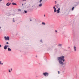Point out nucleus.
Returning a JSON list of instances; mask_svg holds the SVG:
<instances>
[{"label": "nucleus", "mask_w": 79, "mask_h": 79, "mask_svg": "<svg viewBox=\"0 0 79 79\" xmlns=\"http://www.w3.org/2000/svg\"><path fill=\"white\" fill-rule=\"evenodd\" d=\"M57 60L59 61V63L61 65V66H63L64 64V62L65 61L64 59V56H63L57 57Z\"/></svg>", "instance_id": "nucleus-1"}, {"label": "nucleus", "mask_w": 79, "mask_h": 79, "mask_svg": "<svg viewBox=\"0 0 79 79\" xmlns=\"http://www.w3.org/2000/svg\"><path fill=\"white\" fill-rule=\"evenodd\" d=\"M43 75H44V76H45V77H47L48 76V73L47 72L43 73Z\"/></svg>", "instance_id": "nucleus-2"}, {"label": "nucleus", "mask_w": 79, "mask_h": 79, "mask_svg": "<svg viewBox=\"0 0 79 79\" xmlns=\"http://www.w3.org/2000/svg\"><path fill=\"white\" fill-rule=\"evenodd\" d=\"M5 40H10V38H9V36H7V37L6 36L4 37Z\"/></svg>", "instance_id": "nucleus-3"}, {"label": "nucleus", "mask_w": 79, "mask_h": 79, "mask_svg": "<svg viewBox=\"0 0 79 79\" xmlns=\"http://www.w3.org/2000/svg\"><path fill=\"white\" fill-rule=\"evenodd\" d=\"M60 8H59L57 10V13H60Z\"/></svg>", "instance_id": "nucleus-4"}, {"label": "nucleus", "mask_w": 79, "mask_h": 79, "mask_svg": "<svg viewBox=\"0 0 79 79\" xmlns=\"http://www.w3.org/2000/svg\"><path fill=\"white\" fill-rule=\"evenodd\" d=\"M74 47V51H75V52H76L77 51V49H76V46H74L73 47Z\"/></svg>", "instance_id": "nucleus-5"}, {"label": "nucleus", "mask_w": 79, "mask_h": 79, "mask_svg": "<svg viewBox=\"0 0 79 79\" xmlns=\"http://www.w3.org/2000/svg\"><path fill=\"white\" fill-rule=\"evenodd\" d=\"M53 8L54 9V12H56V8H55V7H53Z\"/></svg>", "instance_id": "nucleus-6"}, {"label": "nucleus", "mask_w": 79, "mask_h": 79, "mask_svg": "<svg viewBox=\"0 0 79 79\" xmlns=\"http://www.w3.org/2000/svg\"><path fill=\"white\" fill-rule=\"evenodd\" d=\"M7 49L8 51H9V52H11V49H10V48H8Z\"/></svg>", "instance_id": "nucleus-7"}, {"label": "nucleus", "mask_w": 79, "mask_h": 79, "mask_svg": "<svg viewBox=\"0 0 79 79\" xmlns=\"http://www.w3.org/2000/svg\"><path fill=\"white\" fill-rule=\"evenodd\" d=\"M4 49H5V50H6V49H7V47L6 45H5V46L4 47Z\"/></svg>", "instance_id": "nucleus-8"}, {"label": "nucleus", "mask_w": 79, "mask_h": 79, "mask_svg": "<svg viewBox=\"0 0 79 79\" xmlns=\"http://www.w3.org/2000/svg\"><path fill=\"white\" fill-rule=\"evenodd\" d=\"M42 6V3H40V4H39V6H40V7H41V6Z\"/></svg>", "instance_id": "nucleus-9"}, {"label": "nucleus", "mask_w": 79, "mask_h": 79, "mask_svg": "<svg viewBox=\"0 0 79 79\" xmlns=\"http://www.w3.org/2000/svg\"><path fill=\"white\" fill-rule=\"evenodd\" d=\"M58 46H59V47H62V45L61 44H58Z\"/></svg>", "instance_id": "nucleus-10"}, {"label": "nucleus", "mask_w": 79, "mask_h": 79, "mask_svg": "<svg viewBox=\"0 0 79 79\" xmlns=\"http://www.w3.org/2000/svg\"><path fill=\"white\" fill-rule=\"evenodd\" d=\"M12 3L13 5H17V4H16L14 2H13Z\"/></svg>", "instance_id": "nucleus-11"}, {"label": "nucleus", "mask_w": 79, "mask_h": 79, "mask_svg": "<svg viewBox=\"0 0 79 79\" xmlns=\"http://www.w3.org/2000/svg\"><path fill=\"white\" fill-rule=\"evenodd\" d=\"M9 2L7 3V4H6V6H9Z\"/></svg>", "instance_id": "nucleus-12"}, {"label": "nucleus", "mask_w": 79, "mask_h": 79, "mask_svg": "<svg viewBox=\"0 0 79 79\" xmlns=\"http://www.w3.org/2000/svg\"><path fill=\"white\" fill-rule=\"evenodd\" d=\"M59 6H60V4H57L56 6V8H59Z\"/></svg>", "instance_id": "nucleus-13"}, {"label": "nucleus", "mask_w": 79, "mask_h": 79, "mask_svg": "<svg viewBox=\"0 0 79 79\" xmlns=\"http://www.w3.org/2000/svg\"><path fill=\"white\" fill-rule=\"evenodd\" d=\"M74 7H73L72 8V11H73V10H74Z\"/></svg>", "instance_id": "nucleus-14"}, {"label": "nucleus", "mask_w": 79, "mask_h": 79, "mask_svg": "<svg viewBox=\"0 0 79 79\" xmlns=\"http://www.w3.org/2000/svg\"><path fill=\"white\" fill-rule=\"evenodd\" d=\"M42 24H43V25H45V23L44 22H43L42 23Z\"/></svg>", "instance_id": "nucleus-15"}, {"label": "nucleus", "mask_w": 79, "mask_h": 79, "mask_svg": "<svg viewBox=\"0 0 79 79\" xmlns=\"http://www.w3.org/2000/svg\"><path fill=\"white\" fill-rule=\"evenodd\" d=\"M15 18H13V20L12 22L15 23Z\"/></svg>", "instance_id": "nucleus-16"}, {"label": "nucleus", "mask_w": 79, "mask_h": 79, "mask_svg": "<svg viewBox=\"0 0 79 79\" xmlns=\"http://www.w3.org/2000/svg\"><path fill=\"white\" fill-rule=\"evenodd\" d=\"M27 13V11L25 10L24 12V13Z\"/></svg>", "instance_id": "nucleus-17"}, {"label": "nucleus", "mask_w": 79, "mask_h": 79, "mask_svg": "<svg viewBox=\"0 0 79 79\" xmlns=\"http://www.w3.org/2000/svg\"><path fill=\"white\" fill-rule=\"evenodd\" d=\"M40 42L41 43H43V41H42V40H41Z\"/></svg>", "instance_id": "nucleus-18"}, {"label": "nucleus", "mask_w": 79, "mask_h": 79, "mask_svg": "<svg viewBox=\"0 0 79 79\" xmlns=\"http://www.w3.org/2000/svg\"><path fill=\"white\" fill-rule=\"evenodd\" d=\"M42 0H40L39 1V3H41V2H42Z\"/></svg>", "instance_id": "nucleus-19"}, {"label": "nucleus", "mask_w": 79, "mask_h": 79, "mask_svg": "<svg viewBox=\"0 0 79 79\" xmlns=\"http://www.w3.org/2000/svg\"><path fill=\"white\" fill-rule=\"evenodd\" d=\"M21 11V9H19L18 11Z\"/></svg>", "instance_id": "nucleus-20"}, {"label": "nucleus", "mask_w": 79, "mask_h": 79, "mask_svg": "<svg viewBox=\"0 0 79 79\" xmlns=\"http://www.w3.org/2000/svg\"><path fill=\"white\" fill-rule=\"evenodd\" d=\"M6 47L7 48V47H9V45H6Z\"/></svg>", "instance_id": "nucleus-21"}, {"label": "nucleus", "mask_w": 79, "mask_h": 79, "mask_svg": "<svg viewBox=\"0 0 79 79\" xmlns=\"http://www.w3.org/2000/svg\"><path fill=\"white\" fill-rule=\"evenodd\" d=\"M55 32H58V31H57V30H55Z\"/></svg>", "instance_id": "nucleus-22"}, {"label": "nucleus", "mask_w": 79, "mask_h": 79, "mask_svg": "<svg viewBox=\"0 0 79 79\" xmlns=\"http://www.w3.org/2000/svg\"><path fill=\"white\" fill-rule=\"evenodd\" d=\"M11 5V3H10L9 4V6H10Z\"/></svg>", "instance_id": "nucleus-23"}, {"label": "nucleus", "mask_w": 79, "mask_h": 79, "mask_svg": "<svg viewBox=\"0 0 79 79\" xmlns=\"http://www.w3.org/2000/svg\"><path fill=\"white\" fill-rule=\"evenodd\" d=\"M9 44V43L8 42H6V44Z\"/></svg>", "instance_id": "nucleus-24"}, {"label": "nucleus", "mask_w": 79, "mask_h": 79, "mask_svg": "<svg viewBox=\"0 0 79 79\" xmlns=\"http://www.w3.org/2000/svg\"><path fill=\"white\" fill-rule=\"evenodd\" d=\"M55 4H56V1L55 2Z\"/></svg>", "instance_id": "nucleus-25"}, {"label": "nucleus", "mask_w": 79, "mask_h": 79, "mask_svg": "<svg viewBox=\"0 0 79 79\" xmlns=\"http://www.w3.org/2000/svg\"><path fill=\"white\" fill-rule=\"evenodd\" d=\"M2 63V61H0V64H1Z\"/></svg>", "instance_id": "nucleus-26"}, {"label": "nucleus", "mask_w": 79, "mask_h": 79, "mask_svg": "<svg viewBox=\"0 0 79 79\" xmlns=\"http://www.w3.org/2000/svg\"><path fill=\"white\" fill-rule=\"evenodd\" d=\"M60 72L59 71H58V74H60V73L59 72Z\"/></svg>", "instance_id": "nucleus-27"}, {"label": "nucleus", "mask_w": 79, "mask_h": 79, "mask_svg": "<svg viewBox=\"0 0 79 79\" xmlns=\"http://www.w3.org/2000/svg\"><path fill=\"white\" fill-rule=\"evenodd\" d=\"M9 73H10V72H11V71L10 70H9Z\"/></svg>", "instance_id": "nucleus-28"}, {"label": "nucleus", "mask_w": 79, "mask_h": 79, "mask_svg": "<svg viewBox=\"0 0 79 79\" xmlns=\"http://www.w3.org/2000/svg\"><path fill=\"white\" fill-rule=\"evenodd\" d=\"M1 64H2V65H3V63H1Z\"/></svg>", "instance_id": "nucleus-29"}, {"label": "nucleus", "mask_w": 79, "mask_h": 79, "mask_svg": "<svg viewBox=\"0 0 79 79\" xmlns=\"http://www.w3.org/2000/svg\"><path fill=\"white\" fill-rule=\"evenodd\" d=\"M2 0H0V2H2Z\"/></svg>", "instance_id": "nucleus-30"}, {"label": "nucleus", "mask_w": 79, "mask_h": 79, "mask_svg": "<svg viewBox=\"0 0 79 79\" xmlns=\"http://www.w3.org/2000/svg\"><path fill=\"white\" fill-rule=\"evenodd\" d=\"M2 47V45H0V47Z\"/></svg>", "instance_id": "nucleus-31"}, {"label": "nucleus", "mask_w": 79, "mask_h": 79, "mask_svg": "<svg viewBox=\"0 0 79 79\" xmlns=\"http://www.w3.org/2000/svg\"><path fill=\"white\" fill-rule=\"evenodd\" d=\"M2 29V27L0 26V29Z\"/></svg>", "instance_id": "nucleus-32"}, {"label": "nucleus", "mask_w": 79, "mask_h": 79, "mask_svg": "<svg viewBox=\"0 0 79 79\" xmlns=\"http://www.w3.org/2000/svg\"><path fill=\"white\" fill-rule=\"evenodd\" d=\"M68 48H70V47H68Z\"/></svg>", "instance_id": "nucleus-33"}, {"label": "nucleus", "mask_w": 79, "mask_h": 79, "mask_svg": "<svg viewBox=\"0 0 79 79\" xmlns=\"http://www.w3.org/2000/svg\"><path fill=\"white\" fill-rule=\"evenodd\" d=\"M44 16H45V15H44Z\"/></svg>", "instance_id": "nucleus-34"}, {"label": "nucleus", "mask_w": 79, "mask_h": 79, "mask_svg": "<svg viewBox=\"0 0 79 79\" xmlns=\"http://www.w3.org/2000/svg\"><path fill=\"white\" fill-rule=\"evenodd\" d=\"M23 4H22V6H23Z\"/></svg>", "instance_id": "nucleus-35"}, {"label": "nucleus", "mask_w": 79, "mask_h": 79, "mask_svg": "<svg viewBox=\"0 0 79 79\" xmlns=\"http://www.w3.org/2000/svg\"><path fill=\"white\" fill-rule=\"evenodd\" d=\"M11 71H12V69H11Z\"/></svg>", "instance_id": "nucleus-36"}, {"label": "nucleus", "mask_w": 79, "mask_h": 79, "mask_svg": "<svg viewBox=\"0 0 79 79\" xmlns=\"http://www.w3.org/2000/svg\"><path fill=\"white\" fill-rule=\"evenodd\" d=\"M13 15V16H15V15Z\"/></svg>", "instance_id": "nucleus-37"}, {"label": "nucleus", "mask_w": 79, "mask_h": 79, "mask_svg": "<svg viewBox=\"0 0 79 79\" xmlns=\"http://www.w3.org/2000/svg\"><path fill=\"white\" fill-rule=\"evenodd\" d=\"M23 1H24V0H23Z\"/></svg>", "instance_id": "nucleus-38"}]
</instances>
